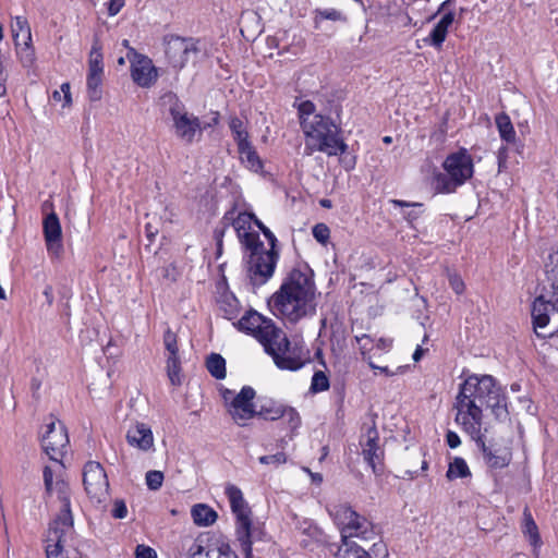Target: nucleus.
Here are the masks:
<instances>
[{"label":"nucleus","mask_w":558,"mask_h":558,"mask_svg":"<svg viewBox=\"0 0 558 558\" xmlns=\"http://www.w3.org/2000/svg\"><path fill=\"white\" fill-rule=\"evenodd\" d=\"M484 408L490 409L497 418L505 417L507 397L493 376L472 374L460 385L454 421L463 432H474V427L483 426Z\"/></svg>","instance_id":"nucleus-1"},{"label":"nucleus","mask_w":558,"mask_h":558,"mask_svg":"<svg viewBox=\"0 0 558 558\" xmlns=\"http://www.w3.org/2000/svg\"><path fill=\"white\" fill-rule=\"evenodd\" d=\"M269 306L277 317L292 324L314 316L317 307L314 280L307 272L292 269L271 295Z\"/></svg>","instance_id":"nucleus-2"},{"label":"nucleus","mask_w":558,"mask_h":558,"mask_svg":"<svg viewBox=\"0 0 558 558\" xmlns=\"http://www.w3.org/2000/svg\"><path fill=\"white\" fill-rule=\"evenodd\" d=\"M239 330L254 336L281 369L298 371L304 365L300 349L291 347L287 335L272 319L255 311L247 312L236 324Z\"/></svg>","instance_id":"nucleus-3"},{"label":"nucleus","mask_w":558,"mask_h":558,"mask_svg":"<svg viewBox=\"0 0 558 558\" xmlns=\"http://www.w3.org/2000/svg\"><path fill=\"white\" fill-rule=\"evenodd\" d=\"M547 287L532 305L533 327L538 337L558 331V245L549 247L543 257Z\"/></svg>","instance_id":"nucleus-4"},{"label":"nucleus","mask_w":558,"mask_h":558,"mask_svg":"<svg viewBox=\"0 0 558 558\" xmlns=\"http://www.w3.org/2000/svg\"><path fill=\"white\" fill-rule=\"evenodd\" d=\"M305 135L304 154L313 155L320 151L327 156H340L348 149V145L341 137V129L330 118L316 114L312 119L303 121Z\"/></svg>","instance_id":"nucleus-5"},{"label":"nucleus","mask_w":558,"mask_h":558,"mask_svg":"<svg viewBox=\"0 0 558 558\" xmlns=\"http://www.w3.org/2000/svg\"><path fill=\"white\" fill-rule=\"evenodd\" d=\"M442 167L446 173H437L434 178L435 189L439 193L454 192L471 179L474 172L473 159L464 148L450 154Z\"/></svg>","instance_id":"nucleus-6"},{"label":"nucleus","mask_w":558,"mask_h":558,"mask_svg":"<svg viewBox=\"0 0 558 558\" xmlns=\"http://www.w3.org/2000/svg\"><path fill=\"white\" fill-rule=\"evenodd\" d=\"M333 522L340 530L341 539L351 537L372 539L375 536L373 523L364 515L357 513L347 504L335 505L328 509Z\"/></svg>","instance_id":"nucleus-7"},{"label":"nucleus","mask_w":558,"mask_h":558,"mask_svg":"<svg viewBox=\"0 0 558 558\" xmlns=\"http://www.w3.org/2000/svg\"><path fill=\"white\" fill-rule=\"evenodd\" d=\"M226 495L229 499L232 512L235 515V534L240 543L241 549L246 557L252 554V537L254 529L251 518V509L245 501L243 494L239 487L233 484L226 486Z\"/></svg>","instance_id":"nucleus-8"},{"label":"nucleus","mask_w":558,"mask_h":558,"mask_svg":"<svg viewBox=\"0 0 558 558\" xmlns=\"http://www.w3.org/2000/svg\"><path fill=\"white\" fill-rule=\"evenodd\" d=\"M163 104L168 105V112L172 120L174 134L181 141L191 144L196 134L202 133L201 121L197 117L189 113L184 104L173 93L162 97Z\"/></svg>","instance_id":"nucleus-9"},{"label":"nucleus","mask_w":558,"mask_h":558,"mask_svg":"<svg viewBox=\"0 0 558 558\" xmlns=\"http://www.w3.org/2000/svg\"><path fill=\"white\" fill-rule=\"evenodd\" d=\"M247 275L254 286L266 283L274 275L278 260V252L276 250L264 247V243L253 245L247 248Z\"/></svg>","instance_id":"nucleus-10"},{"label":"nucleus","mask_w":558,"mask_h":558,"mask_svg":"<svg viewBox=\"0 0 558 558\" xmlns=\"http://www.w3.org/2000/svg\"><path fill=\"white\" fill-rule=\"evenodd\" d=\"M163 44L166 59L169 65L177 71L182 70L199 52L197 40L193 38L168 35L165 37Z\"/></svg>","instance_id":"nucleus-11"},{"label":"nucleus","mask_w":558,"mask_h":558,"mask_svg":"<svg viewBox=\"0 0 558 558\" xmlns=\"http://www.w3.org/2000/svg\"><path fill=\"white\" fill-rule=\"evenodd\" d=\"M475 442L481 450L483 460L487 468L496 470L509 465L512 454L507 447H497L486 439L487 428L483 426L474 427V432H464Z\"/></svg>","instance_id":"nucleus-12"},{"label":"nucleus","mask_w":558,"mask_h":558,"mask_svg":"<svg viewBox=\"0 0 558 558\" xmlns=\"http://www.w3.org/2000/svg\"><path fill=\"white\" fill-rule=\"evenodd\" d=\"M83 482L92 501L100 504L108 498L109 483L107 474L99 462L89 461L85 464Z\"/></svg>","instance_id":"nucleus-13"},{"label":"nucleus","mask_w":558,"mask_h":558,"mask_svg":"<svg viewBox=\"0 0 558 558\" xmlns=\"http://www.w3.org/2000/svg\"><path fill=\"white\" fill-rule=\"evenodd\" d=\"M46 428L41 437L43 449L51 460L60 463L69 445L66 429L60 422L54 421L48 423Z\"/></svg>","instance_id":"nucleus-14"},{"label":"nucleus","mask_w":558,"mask_h":558,"mask_svg":"<svg viewBox=\"0 0 558 558\" xmlns=\"http://www.w3.org/2000/svg\"><path fill=\"white\" fill-rule=\"evenodd\" d=\"M126 58L131 63V77L136 85L148 88L156 83L158 72L148 57L138 53L134 48H130Z\"/></svg>","instance_id":"nucleus-15"},{"label":"nucleus","mask_w":558,"mask_h":558,"mask_svg":"<svg viewBox=\"0 0 558 558\" xmlns=\"http://www.w3.org/2000/svg\"><path fill=\"white\" fill-rule=\"evenodd\" d=\"M254 398L255 390L250 386H244L228 404V412L238 425L245 426L248 420L256 416V408L253 404Z\"/></svg>","instance_id":"nucleus-16"},{"label":"nucleus","mask_w":558,"mask_h":558,"mask_svg":"<svg viewBox=\"0 0 558 558\" xmlns=\"http://www.w3.org/2000/svg\"><path fill=\"white\" fill-rule=\"evenodd\" d=\"M12 35L20 56L21 62L24 65L33 64L35 60V52L31 45L32 33L28 22L23 16H16L12 23Z\"/></svg>","instance_id":"nucleus-17"},{"label":"nucleus","mask_w":558,"mask_h":558,"mask_svg":"<svg viewBox=\"0 0 558 558\" xmlns=\"http://www.w3.org/2000/svg\"><path fill=\"white\" fill-rule=\"evenodd\" d=\"M72 530L73 523L65 526V523L61 521H53L50 524L46 538L47 558H69L63 547Z\"/></svg>","instance_id":"nucleus-18"},{"label":"nucleus","mask_w":558,"mask_h":558,"mask_svg":"<svg viewBox=\"0 0 558 558\" xmlns=\"http://www.w3.org/2000/svg\"><path fill=\"white\" fill-rule=\"evenodd\" d=\"M360 446L365 462L372 468L374 473H377L378 465L381 464L384 450L379 446V434L374 422L362 435Z\"/></svg>","instance_id":"nucleus-19"},{"label":"nucleus","mask_w":558,"mask_h":558,"mask_svg":"<svg viewBox=\"0 0 558 558\" xmlns=\"http://www.w3.org/2000/svg\"><path fill=\"white\" fill-rule=\"evenodd\" d=\"M43 231L48 253L56 257L60 256L63 251L62 229L56 213L45 217Z\"/></svg>","instance_id":"nucleus-20"},{"label":"nucleus","mask_w":558,"mask_h":558,"mask_svg":"<svg viewBox=\"0 0 558 558\" xmlns=\"http://www.w3.org/2000/svg\"><path fill=\"white\" fill-rule=\"evenodd\" d=\"M256 217L253 214L240 213L233 220L232 226L241 244L247 248L250 246L258 245L262 241L257 232L251 231L252 222H255Z\"/></svg>","instance_id":"nucleus-21"},{"label":"nucleus","mask_w":558,"mask_h":558,"mask_svg":"<svg viewBox=\"0 0 558 558\" xmlns=\"http://www.w3.org/2000/svg\"><path fill=\"white\" fill-rule=\"evenodd\" d=\"M52 494H57L59 500L61 501L60 513L53 521H61L65 523V526H69L70 523H73V517L71 512L70 489L68 483L58 476L56 483L53 484Z\"/></svg>","instance_id":"nucleus-22"},{"label":"nucleus","mask_w":558,"mask_h":558,"mask_svg":"<svg viewBox=\"0 0 558 558\" xmlns=\"http://www.w3.org/2000/svg\"><path fill=\"white\" fill-rule=\"evenodd\" d=\"M128 442L141 450L147 451L154 446L151 429L144 423H136L126 433Z\"/></svg>","instance_id":"nucleus-23"},{"label":"nucleus","mask_w":558,"mask_h":558,"mask_svg":"<svg viewBox=\"0 0 558 558\" xmlns=\"http://www.w3.org/2000/svg\"><path fill=\"white\" fill-rule=\"evenodd\" d=\"M453 20L454 14L452 12L445 13L441 16V19L437 22V24L434 26V28L429 33V37L426 38L425 41L434 46L435 48H440L448 34V28L453 23Z\"/></svg>","instance_id":"nucleus-24"},{"label":"nucleus","mask_w":558,"mask_h":558,"mask_svg":"<svg viewBox=\"0 0 558 558\" xmlns=\"http://www.w3.org/2000/svg\"><path fill=\"white\" fill-rule=\"evenodd\" d=\"M238 151L242 163L250 170L258 172L263 169V162L250 141L240 143L238 145Z\"/></svg>","instance_id":"nucleus-25"},{"label":"nucleus","mask_w":558,"mask_h":558,"mask_svg":"<svg viewBox=\"0 0 558 558\" xmlns=\"http://www.w3.org/2000/svg\"><path fill=\"white\" fill-rule=\"evenodd\" d=\"M191 514L194 523L198 526H209L216 522L218 517L213 508L204 504L195 505Z\"/></svg>","instance_id":"nucleus-26"},{"label":"nucleus","mask_w":558,"mask_h":558,"mask_svg":"<svg viewBox=\"0 0 558 558\" xmlns=\"http://www.w3.org/2000/svg\"><path fill=\"white\" fill-rule=\"evenodd\" d=\"M283 404L274 401L271 399H266L260 401V404L258 405V409H256V415L265 418V420H278L282 416L283 412Z\"/></svg>","instance_id":"nucleus-27"},{"label":"nucleus","mask_w":558,"mask_h":558,"mask_svg":"<svg viewBox=\"0 0 558 558\" xmlns=\"http://www.w3.org/2000/svg\"><path fill=\"white\" fill-rule=\"evenodd\" d=\"M336 558H371L369 554L352 541H342L335 554Z\"/></svg>","instance_id":"nucleus-28"},{"label":"nucleus","mask_w":558,"mask_h":558,"mask_svg":"<svg viewBox=\"0 0 558 558\" xmlns=\"http://www.w3.org/2000/svg\"><path fill=\"white\" fill-rule=\"evenodd\" d=\"M523 534L529 538L530 544L539 547L542 544L538 527L527 508L523 511Z\"/></svg>","instance_id":"nucleus-29"},{"label":"nucleus","mask_w":558,"mask_h":558,"mask_svg":"<svg viewBox=\"0 0 558 558\" xmlns=\"http://www.w3.org/2000/svg\"><path fill=\"white\" fill-rule=\"evenodd\" d=\"M496 126L502 141L512 144L515 142V131L510 118L506 113H499L495 119Z\"/></svg>","instance_id":"nucleus-30"},{"label":"nucleus","mask_w":558,"mask_h":558,"mask_svg":"<svg viewBox=\"0 0 558 558\" xmlns=\"http://www.w3.org/2000/svg\"><path fill=\"white\" fill-rule=\"evenodd\" d=\"M449 481L471 476V471L463 458L456 457L448 466L446 474Z\"/></svg>","instance_id":"nucleus-31"},{"label":"nucleus","mask_w":558,"mask_h":558,"mask_svg":"<svg viewBox=\"0 0 558 558\" xmlns=\"http://www.w3.org/2000/svg\"><path fill=\"white\" fill-rule=\"evenodd\" d=\"M208 372L216 379H223L226 377V361L217 353H211L206 361Z\"/></svg>","instance_id":"nucleus-32"},{"label":"nucleus","mask_w":558,"mask_h":558,"mask_svg":"<svg viewBox=\"0 0 558 558\" xmlns=\"http://www.w3.org/2000/svg\"><path fill=\"white\" fill-rule=\"evenodd\" d=\"M88 73L104 74L101 46L97 39L94 41L90 49Z\"/></svg>","instance_id":"nucleus-33"},{"label":"nucleus","mask_w":558,"mask_h":558,"mask_svg":"<svg viewBox=\"0 0 558 558\" xmlns=\"http://www.w3.org/2000/svg\"><path fill=\"white\" fill-rule=\"evenodd\" d=\"M167 375L170 383L173 386H179L182 383L181 379V366L178 355H169L167 359Z\"/></svg>","instance_id":"nucleus-34"},{"label":"nucleus","mask_w":558,"mask_h":558,"mask_svg":"<svg viewBox=\"0 0 558 558\" xmlns=\"http://www.w3.org/2000/svg\"><path fill=\"white\" fill-rule=\"evenodd\" d=\"M102 74L88 73L87 75V93L92 101H98L101 98Z\"/></svg>","instance_id":"nucleus-35"},{"label":"nucleus","mask_w":558,"mask_h":558,"mask_svg":"<svg viewBox=\"0 0 558 558\" xmlns=\"http://www.w3.org/2000/svg\"><path fill=\"white\" fill-rule=\"evenodd\" d=\"M330 387L329 378L323 371H316L312 377L310 391L318 393L328 390Z\"/></svg>","instance_id":"nucleus-36"},{"label":"nucleus","mask_w":558,"mask_h":558,"mask_svg":"<svg viewBox=\"0 0 558 558\" xmlns=\"http://www.w3.org/2000/svg\"><path fill=\"white\" fill-rule=\"evenodd\" d=\"M229 128L232 132V136L236 142V145L240 143L248 141V133L243 126V122L241 119L234 117L229 122Z\"/></svg>","instance_id":"nucleus-37"},{"label":"nucleus","mask_w":558,"mask_h":558,"mask_svg":"<svg viewBox=\"0 0 558 558\" xmlns=\"http://www.w3.org/2000/svg\"><path fill=\"white\" fill-rule=\"evenodd\" d=\"M316 20L345 21L344 15L336 9H317L315 10Z\"/></svg>","instance_id":"nucleus-38"},{"label":"nucleus","mask_w":558,"mask_h":558,"mask_svg":"<svg viewBox=\"0 0 558 558\" xmlns=\"http://www.w3.org/2000/svg\"><path fill=\"white\" fill-rule=\"evenodd\" d=\"M146 485L150 490H158L162 486L163 473L161 471H148L145 476Z\"/></svg>","instance_id":"nucleus-39"},{"label":"nucleus","mask_w":558,"mask_h":558,"mask_svg":"<svg viewBox=\"0 0 558 558\" xmlns=\"http://www.w3.org/2000/svg\"><path fill=\"white\" fill-rule=\"evenodd\" d=\"M283 414L280 418H284L291 429H295L301 424V417L295 409L291 407H283Z\"/></svg>","instance_id":"nucleus-40"},{"label":"nucleus","mask_w":558,"mask_h":558,"mask_svg":"<svg viewBox=\"0 0 558 558\" xmlns=\"http://www.w3.org/2000/svg\"><path fill=\"white\" fill-rule=\"evenodd\" d=\"M298 111H299L300 124H301V128L303 129V121L304 120L308 121L310 119H312V117L315 116L314 114L315 105L310 100L302 101L298 107Z\"/></svg>","instance_id":"nucleus-41"},{"label":"nucleus","mask_w":558,"mask_h":558,"mask_svg":"<svg viewBox=\"0 0 558 558\" xmlns=\"http://www.w3.org/2000/svg\"><path fill=\"white\" fill-rule=\"evenodd\" d=\"M52 98L56 101L64 100L63 107H66L71 105L72 98H71V92H70V84L63 83L60 87V90H54L52 94Z\"/></svg>","instance_id":"nucleus-42"},{"label":"nucleus","mask_w":558,"mask_h":558,"mask_svg":"<svg viewBox=\"0 0 558 558\" xmlns=\"http://www.w3.org/2000/svg\"><path fill=\"white\" fill-rule=\"evenodd\" d=\"M163 343L169 355H178L177 336L170 329H167L163 335Z\"/></svg>","instance_id":"nucleus-43"},{"label":"nucleus","mask_w":558,"mask_h":558,"mask_svg":"<svg viewBox=\"0 0 558 558\" xmlns=\"http://www.w3.org/2000/svg\"><path fill=\"white\" fill-rule=\"evenodd\" d=\"M329 228L325 223H317L313 228V236L322 244H325L329 239Z\"/></svg>","instance_id":"nucleus-44"},{"label":"nucleus","mask_w":558,"mask_h":558,"mask_svg":"<svg viewBox=\"0 0 558 558\" xmlns=\"http://www.w3.org/2000/svg\"><path fill=\"white\" fill-rule=\"evenodd\" d=\"M287 457L283 452H277L275 454L270 456H263L259 458V462L262 464H272V465H280L286 463Z\"/></svg>","instance_id":"nucleus-45"},{"label":"nucleus","mask_w":558,"mask_h":558,"mask_svg":"<svg viewBox=\"0 0 558 558\" xmlns=\"http://www.w3.org/2000/svg\"><path fill=\"white\" fill-rule=\"evenodd\" d=\"M448 280H449V284H450L451 289L457 294H462L464 292L465 284H464L462 278L458 274H456V272L448 274Z\"/></svg>","instance_id":"nucleus-46"},{"label":"nucleus","mask_w":558,"mask_h":558,"mask_svg":"<svg viewBox=\"0 0 558 558\" xmlns=\"http://www.w3.org/2000/svg\"><path fill=\"white\" fill-rule=\"evenodd\" d=\"M56 471L51 466H45L44 469V483L46 492L51 495L53 492V484L56 481H53V475Z\"/></svg>","instance_id":"nucleus-47"},{"label":"nucleus","mask_w":558,"mask_h":558,"mask_svg":"<svg viewBox=\"0 0 558 558\" xmlns=\"http://www.w3.org/2000/svg\"><path fill=\"white\" fill-rule=\"evenodd\" d=\"M254 223L258 227V229L267 238L269 245H270L269 248L276 250L275 247H276L277 239H276L275 234L266 226H264V223L260 220H258L257 218L255 219Z\"/></svg>","instance_id":"nucleus-48"},{"label":"nucleus","mask_w":558,"mask_h":558,"mask_svg":"<svg viewBox=\"0 0 558 558\" xmlns=\"http://www.w3.org/2000/svg\"><path fill=\"white\" fill-rule=\"evenodd\" d=\"M128 515V508L123 500L118 499L114 501L112 509V517L116 519H124Z\"/></svg>","instance_id":"nucleus-49"},{"label":"nucleus","mask_w":558,"mask_h":558,"mask_svg":"<svg viewBox=\"0 0 558 558\" xmlns=\"http://www.w3.org/2000/svg\"><path fill=\"white\" fill-rule=\"evenodd\" d=\"M135 558H157V554L151 547L137 545L135 550Z\"/></svg>","instance_id":"nucleus-50"},{"label":"nucleus","mask_w":558,"mask_h":558,"mask_svg":"<svg viewBox=\"0 0 558 558\" xmlns=\"http://www.w3.org/2000/svg\"><path fill=\"white\" fill-rule=\"evenodd\" d=\"M125 0H110L108 5V14L110 16L117 15L124 7Z\"/></svg>","instance_id":"nucleus-51"},{"label":"nucleus","mask_w":558,"mask_h":558,"mask_svg":"<svg viewBox=\"0 0 558 558\" xmlns=\"http://www.w3.org/2000/svg\"><path fill=\"white\" fill-rule=\"evenodd\" d=\"M446 441H447V445L452 449L459 447L461 444L459 435L452 430L447 432Z\"/></svg>","instance_id":"nucleus-52"},{"label":"nucleus","mask_w":558,"mask_h":558,"mask_svg":"<svg viewBox=\"0 0 558 558\" xmlns=\"http://www.w3.org/2000/svg\"><path fill=\"white\" fill-rule=\"evenodd\" d=\"M7 74L3 71V64L0 61V97L4 96L7 93Z\"/></svg>","instance_id":"nucleus-53"},{"label":"nucleus","mask_w":558,"mask_h":558,"mask_svg":"<svg viewBox=\"0 0 558 558\" xmlns=\"http://www.w3.org/2000/svg\"><path fill=\"white\" fill-rule=\"evenodd\" d=\"M194 558H214L213 551L204 550L203 547H198L197 551L194 553Z\"/></svg>","instance_id":"nucleus-54"},{"label":"nucleus","mask_w":558,"mask_h":558,"mask_svg":"<svg viewBox=\"0 0 558 558\" xmlns=\"http://www.w3.org/2000/svg\"><path fill=\"white\" fill-rule=\"evenodd\" d=\"M304 532L307 533L313 538H317L320 535L319 530L312 524H308Z\"/></svg>","instance_id":"nucleus-55"},{"label":"nucleus","mask_w":558,"mask_h":558,"mask_svg":"<svg viewBox=\"0 0 558 558\" xmlns=\"http://www.w3.org/2000/svg\"><path fill=\"white\" fill-rule=\"evenodd\" d=\"M506 147H501L499 150H498V163H499V169H501V167L505 165L506 162Z\"/></svg>","instance_id":"nucleus-56"},{"label":"nucleus","mask_w":558,"mask_h":558,"mask_svg":"<svg viewBox=\"0 0 558 558\" xmlns=\"http://www.w3.org/2000/svg\"><path fill=\"white\" fill-rule=\"evenodd\" d=\"M213 556L214 558H235L231 554L223 550H219V554L213 551Z\"/></svg>","instance_id":"nucleus-57"},{"label":"nucleus","mask_w":558,"mask_h":558,"mask_svg":"<svg viewBox=\"0 0 558 558\" xmlns=\"http://www.w3.org/2000/svg\"><path fill=\"white\" fill-rule=\"evenodd\" d=\"M423 352H424L423 349L421 347H417L416 350L413 353V360L415 362L420 361L422 355H423Z\"/></svg>","instance_id":"nucleus-58"},{"label":"nucleus","mask_w":558,"mask_h":558,"mask_svg":"<svg viewBox=\"0 0 558 558\" xmlns=\"http://www.w3.org/2000/svg\"><path fill=\"white\" fill-rule=\"evenodd\" d=\"M306 471L310 473L313 481L317 483H320L323 481V476L319 473H312L308 469H306Z\"/></svg>","instance_id":"nucleus-59"},{"label":"nucleus","mask_w":558,"mask_h":558,"mask_svg":"<svg viewBox=\"0 0 558 558\" xmlns=\"http://www.w3.org/2000/svg\"><path fill=\"white\" fill-rule=\"evenodd\" d=\"M369 366H371L372 368H374V369H375V368H378V369H380L381 372H385L387 375H392V373H389V371H388V368H387V367H378V366H376V365H375V364H373V363H369Z\"/></svg>","instance_id":"nucleus-60"},{"label":"nucleus","mask_w":558,"mask_h":558,"mask_svg":"<svg viewBox=\"0 0 558 558\" xmlns=\"http://www.w3.org/2000/svg\"><path fill=\"white\" fill-rule=\"evenodd\" d=\"M320 205L325 208H330L331 207V201L330 199H322L320 201Z\"/></svg>","instance_id":"nucleus-61"},{"label":"nucleus","mask_w":558,"mask_h":558,"mask_svg":"<svg viewBox=\"0 0 558 558\" xmlns=\"http://www.w3.org/2000/svg\"><path fill=\"white\" fill-rule=\"evenodd\" d=\"M392 203H393L395 205H397V206H402V207H403V206H410V204H409V203H407V202H404V201H399V199H395V201H392Z\"/></svg>","instance_id":"nucleus-62"},{"label":"nucleus","mask_w":558,"mask_h":558,"mask_svg":"<svg viewBox=\"0 0 558 558\" xmlns=\"http://www.w3.org/2000/svg\"><path fill=\"white\" fill-rule=\"evenodd\" d=\"M7 299V294H5V291L2 289V287L0 286V300H5Z\"/></svg>","instance_id":"nucleus-63"},{"label":"nucleus","mask_w":558,"mask_h":558,"mask_svg":"<svg viewBox=\"0 0 558 558\" xmlns=\"http://www.w3.org/2000/svg\"><path fill=\"white\" fill-rule=\"evenodd\" d=\"M383 141L386 144H390L392 142V138L390 136H385Z\"/></svg>","instance_id":"nucleus-64"}]
</instances>
